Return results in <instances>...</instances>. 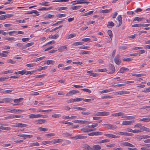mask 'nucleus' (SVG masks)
<instances>
[{"label": "nucleus", "instance_id": "f257e3e1", "mask_svg": "<svg viewBox=\"0 0 150 150\" xmlns=\"http://www.w3.org/2000/svg\"><path fill=\"white\" fill-rule=\"evenodd\" d=\"M103 125L105 126V127L108 129H111L113 130L117 128L116 125L110 124H104Z\"/></svg>", "mask_w": 150, "mask_h": 150}, {"label": "nucleus", "instance_id": "f03ea898", "mask_svg": "<svg viewBox=\"0 0 150 150\" xmlns=\"http://www.w3.org/2000/svg\"><path fill=\"white\" fill-rule=\"evenodd\" d=\"M114 61L115 64L117 65H120L121 62V60L120 58L119 54L116 55L114 58Z\"/></svg>", "mask_w": 150, "mask_h": 150}, {"label": "nucleus", "instance_id": "7ed1b4c3", "mask_svg": "<svg viewBox=\"0 0 150 150\" xmlns=\"http://www.w3.org/2000/svg\"><path fill=\"white\" fill-rule=\"evenodd\" d=\"M6 110L7 112H11V113L19 112H20L24 111V110H23L16 109L13 108L8 109Z\"/></svg>", "mask_w": 150, "mask_h": 150}, {"label": "nucleus", "instance_id": "20e7f679", "mask_svg": "<svg viewBox=\"0 0 150 150\" xmlns=\"http://www.w3.org/2000/svg\"><path fill=\"white\" fill-rule=\"evenodd\" d=\"M109 71L108 72V73L109 74H112L115 71V67L112 64H110L109 65Z\"/></svg>", "mask_w": 150, "mask_h": 150}, {"label": "nucleus", "instance_id": "39448f33", "mask_svg": "<svg viewBox=\"0 0 150 150\" xmlns=\"http://www.w3.org/2000/svg\"><path fill=\"white\" fill-rule=\"evenodd\" d=\"M13 101V99L11 98H6L3 99L2 100H1L0 103H11Z\"/></svg>", "mask_w": 150, "mask_h": 150}, {"label": "nucleus", "instance_id": "423d86ee", "mask_svg": "<svg viewBox=\"0 0 150 150\" xmlns=\"http://www.w3.org/2000/svg\"><path fill=\"white\" fill-rule=\"evenodd\" d=\"M79 92L78 91L73 90L70 91L69 92L66 94V96H69L72 95L73 94H75L77 93H79Z\"/></svg>", "mask_w": 150, "mask_h": 150}, {"label": "nucleus", "instance_id": "0eeeda50", "mask_svg": "<svg viewBox=\"0 0 150 150\" xmlns=\"http://www.w3.org/2000/svg\"><path fill=\"white\" fill-rule=\"evenodd\" d=\"M46 122V121L44 119H39L36 120L35 122L37 124H41Z\"/></svg>", "mask_w": 150, "mask_h": 150}, {"label": "nucleus", "instance_id": "6e6552de", "mask_svg": "<svg viewBox=\"0 0 150 150\" xmlns=\"http://www.w3.org/2000/svg\"><path fill=\"white\" fill-rule=\"evenodd\" d=\"M95 129H90V128H82L81 129V131L83 132H91L95 130Z\"/></svg>", "mask_w": 150, "mask_h": 150}, {"label": "nucleus", "instance_id": "1a4fd4ad", "mask_svg": "<svg viewBox=\"0 0 150 150\" xmlns=\"http://www.w3.org/2000/svg\"><path fill=\"white\" fill-rule=\"evenodd\" d=\"M135 121L134 120H131L129 121H123L122 123V125H131L133 122H134Z\"/></svg>", "mask_w": 150, "mask_h": 150}, {"label": "nucleus", "instance_id": "9d476101", "mask_svg": "<svg viewBox=\"0 0 150 150\" xmlns=\"http://www.w3.org/2000/svg\"><path fill=\"white\" fill-rule=\"evenodd\" d=\"M77 1V2L76 3V4H89L90 2L89 1H86L84 0H78L75 1H72L71 3H73Z\"/></svg>", "mask_w": 150, "mask_h": 150}, {"label": "nucleus", "instance_id": "9b49d317", "mask_svg": "<svg viewBox=\"0 0 150 150\" xmlns=\"http://www.w3.org/2000/svg\"><path fill=\"white\" fill-rule=\"evenodd\" d=\"M121 144L122 145L126 146H129L131 147H134V146L133 144L130 143H129L126 142H124L121 143Z\"/></svg>", "mask_w": 150, "mask_h": 150}, {"label": "nucleus", "instance_id": "f8f14e48", "mask_svg": "<svg viewBox=\"0 0 150 150\" xmlns=\"http://www.w3.org/2000/svg\"><path fill=\"white\" fill-rule=\"evenodd\" d=\"M64 141L62 139H56L52 140V143L53 144H56L58 143H61L63 142Z\"/></svg>", "mask_w": 150, "mask_h": 150}, {"label": "nucleus", "instance_id": "ddd939ff", "mask_svg": "<svg viewBox=\"0 0 150 150\" xmlns=\"http://www.w3.org/2000/svg\"><path fill=\"white\" fill-rule=\"evenodd\" d=\"M123 115H124V113L120 112L118 113H112L111 114V116L113 117H119L123 116Z\"/></svg>", "mask_w": 150, "mask_h": 150}, {"label": "nucleus", "instance_id": "4468645a", "mask_svg": "<svg viewBox=\"0 0 150 150\" xmlns=\"http://www.w3.org/2000/svg\"><path fill=\"white\" fill-rule=\"evenodd\" d=\"M87 73L89 74V75L93 77H96L98 76V74L97 73H94L92 71H87Z\"/></svg>", "mask_w": 150, "mask_h": 150}, {"label": "nucleus", "instance_id": "2eb2a0df", "mask_svg": "<svg viewBox=\"0 0 150 150\" xmlns=\"http://www.w3.org/2000/svg\"><path fill=\"white\" fill-rule=\"evenodd\" d=\"M129 71V69L127 68L122 67L118 73H123L124 72Z\"/></svg>", "mask_w": 150, "mask_h": 150}, {"label": "nucleus", "instance_id": "dca6fc26", "mask_svg": "<svg viewBox=\"0 0 150 150\" xmlns=\"http://www.w3.org/2000/svg\"><path fill=\"white\" fill-rule=\"evenodd\" d=\"M67 45H65V46H61L59 47L58 50L59 52H62L63 50L64 49L65 50H67L68 48L67 47Z\"/></svg>", "mask_w": 150, "mask_h": 150}, {"label": "nucleus", "instance_id": "f3484780", "mask_svg": "<svg viewBox=\"0 0 150 150\" xmlns=\"http://www.w3.org/2000/svg\"><path fill=\"white\" fill-rule=\"evenodd\" d=\"M87 137L85 136L82 135H76L73 138H75L76 139H84L87 138Z\"/></svg>", "mask_w": 150, "mask_h": 150}, {"label": "nucleus", "instance_id": "a211bd4d", "mask_svg": "<svg viewBox=\"0 0 150 150\" xmlns=\"http://www.w3.org/2000/svg\"><path fill=\"white\" fill-rule=\"evenodd\" d=\"M83 150H93V149L88 145L85 144L83 146Z\"/></svg>", "mask_w": 150, "mask_h": 150}, {"label": "nucleus", "instance_id": "6ab92c4d", "mask_svg": "<svg viewBox=\"0 0 150 150\" xmlns=\"http://www.w3.org/2000/svg\"><path fill=\"white\" fill-rule=\"evenodd\" d=\"M52 109H49L48 110H44L43 109H39L37 111L40 112H51L52 111Z\"/></svg>", "mask_w": 150, "mask_h": 150}, {"label": "nucleus", "instance_id": "aec40b11", "mask_svg": "<svg viewBox=\"0 0 150 150\" xmlns=\"http://www.w3.org/2000/svg\"><path fill=\"white\" fill-rule=\"evenodd\" d=\"M26 71L24 69V70H23L21 71H18L14 73V74H21L22 75H23V74H26Z\"/></svg>", "mask_w": 150, "mask_h": 150}, {"label": "nucleus", "instance_id": "412c9836", "mask_svg": "<svg viewBox=\"0 0 150 150\" xmlns=\"http://www.w3.org/2000/svg\"><path fill=\"white\" fill-rule=\"evenodd\" d=\"M39 143L38 142L35 143H30L29 144V146L31 147L34 146H39Z\"/></svg>", "mask_w": 150, "mask_h": 150}, {"label": "nucleus", "instance_id": "4be33fe9", "mask_svg": "<svg viewBox=\"0 0 150 150\" xmlns=\"http://www.w3.org/2000/svg\"><path fill=\"white\" fill-rule=\"evenodd\" d=\"M34 44V43L33 42H31L27 43L23 47V48L22 49H23L26 48L27 47H28L33 45Z\"/></svg>", "mask_w": 150, "mask_h": 150}, {"label": "nucleus", "instance_id": "5701e85b", "mask_svg": "<svg viewBox=\"0 0 150 150\" xmlns=\"http://www.w3.org/2000/svg\"><path fill=\"white\" fill-rule=\"evenodd\" d=\"M76 36V34L75 33L71 34L68 35V36H67L66 38V39H69L72 38Z\"/></svg>", "mask_w": 150, "mask_h": 150}, {"label": "nucleus", "instance_id": "b1692460", "mask_svg": "<svg viewBox=\"0 0 150 150\" xmlns=\"http://www.w3.org/2000/svg\"><path fill=\"white\" fill-rule=\"evenodd\" d=\"M74 122L77 123H81V124H85L86 122H88V121H86V120H75L74 121Z\"/></svg>", "mask_w": 150, "mask_h": 150}, {"label": "nucleus", "instance_id": "393cba45", "mask_svg": "<svg viewBox=\"0 0 150 150\" xmlns=\"http://www.w3.org/2000/svg\"><path fill=\"white\" fill-rule=\"evenodd\" d=\"M122 18L121 15H119L117 18V20L119 21V25L118 26H120L122 24Z\"/></svg>", "mask_w": 150, "mask_h": 150}, {"label": "nucleus", "instance_id": "a878e982", "mask_svg": "<svg viewBox=\"0 0 150 150\" xmlns=\"http://www.w3.org/2000/svg\"><path fill=\"white\" fill-rule=\"evenodd\" d=\"M144 17L139 18L138 17H136L134 18L133 21H140L144 19Z\"/></svg>", "mask_w": 150, "mask_h": 150}, {"label": "nucleus", "instance_id": "bb28decb", "mask_svg": "<svg viewBox=\"0 0 150 150\" xmlns=\"http://www.w3.org/2000/svg\"><path fill=\"white\" fill-rule=\"evenodd\" d=\"M94 150H100L101 149V147L99 145H96L93 146Z\"/></svg>", "mask_w": 150, "mask_h": 150}, {"label": "nucleus", "instance_id": "cd10ccee", "mask_svg": "<svg viewBox=\"0 0 150 150\" xmlns=\"http://www.w3.org/2000/svg\"><path fill=\"white\" fill-rule=\"evenodd\" d=\"M11 129L9 127H5L2 126L0 127V129L5 130L7 131H10Z\"/></svg>", "mask_w": 150, "mask_h": 150}, {"label": "nucleus", "instance_id": "c85d7f7f", "mask_svg": "<svg viewBox=\"0 0 150 150\" xmlns=\"http://www.w3.org/2000/svg\"><path fill=\"white\" fill-rule=\"evenodd\" d=\"M107 33L108 35L110 36L111 39V40H112L113 37V34L112 31L110 30H108L107 31Z\"/></svg>", "mask_w": 150, "mask_h": 150}, {"label": "nucleus", "instance_id": "c756f323", "mask_svg": "<svg viewBox=\"0 0 150 150\" xmlns=\"http://www.w3.org/2000/svg\"><path fill=\"white\" fill-rule=\"evenodd\" d=\"M140 121H143L146 122H148L150 121V118H143L139 120Z\"/></svg>", "mask_w": 150, "mask_h": 150}, {"label": "nucleus", "instance_id": "7c9ffc66", "mask_svg": "<svg viewBox=\"0 0 150 150\" xmlns=\"http://www.w3.org/2000/svg\"><path fill=\"white\" fill-rule=\"evenodd\" d=\"M101 116H106L110 114V112H108L103 111L101 112Z\"/></svg>", "mask_w": 150, "mask_h": 150}, {"label": "nucleus", "instance_id": "2f4dec72", "mask_svg": "<svg viewBox=\"0 0 150 150\" xmlns=\"http://www.w3.org/2000/svg\"><path fill=\"white\" fill-rule=\"evenodd\" d=\"M112 91V90L111 89H110L109 90L106 89L105 90L100 91V93H108L110 91Z\"/></svg>", "mask_w": 150, "mask_h": 150}, {"label": "nucleus", "instance_id": "473e14b6", "mask_svg": "<svg viewBox=\"0 0 150 150\" xmlns=\"http://www.w3.org/2000/svg\"><path fill=\"white\" fill-rule=\"evenodd\" d=\"M62 135L64 137H67L71 136V134H69V133L67 132L63 133L62 134Z\"/></svg>", "mask_w": 150, "mask_h": 150}, {"label": "nucleus", "instance_id": "72a5a7b5", "mask_svg": "<svg viewBox=\"0 0 150 150\" xmlns=\"http://www.w3.org/2000/svg\"><path fill=\"white\" fill-rule=\"evenodd\" d=\"M51 7H50L49 8H46V7H42V8L38 9V10L39 11H43V10H50L51 9Z\"/></svg>", "mask_w": 150, "mask_h": 150}, {"label": "nucleus", "instance_id": "f704fd0d", "mask_svg": "<svg viewBox=\"0 0 150 150\" xmlns=\"http://www.w3.org/2000/svg\"><path fill=\"white\" fill-rule=\"evenodd\" d=\"M83 42H75L73 44V45L74 46H78L82 45H83Z\"/></svg>", "mask_w": 150, "mask_h": 150}, {"label": "nucleus", "instance_id": "c9c22d12", "mask_svg": "<svg viewBox=\"0 0 150 150\" xmlns=\"http://www.w3.org/2000/svg\"><path fill=\"white\" fill-rule=\"evenodd\" d=\"M120 95H123L129 94L130 93V92L127 91H120Z\"/></svg>", "mask_w": 150, "mask_h": 150}, {"label": "nucleus", "instance_id": "e433bc0d", "mask_svg": "<svg viewBox=\"0 0 150 150\" xmlns=\"http://www.w3.org/2000/svg\"><path fill=\"white\" fill-rule=\"evenodd\" d=\"M23 98H21L19 99H16L14 100L13 101L15 103H19L23 100Z\"/></svg>", "mask_w": 150, "mask_h": 150}, {"label": "nucleus", "instance_id": "4c0bfd02", "mask_svg": "<svg viewBox=\"0 0 150 150\" xmlns=\"http://www.w3.org/2000/svg\"><path fill=\"white\" fill-rule=\"evenodd\" d=\"M111 9L108 10V9H105L103 10H102L100 12L101 13H107L110 12V11L111 10Z\"/></svg>", "mask_w": 150, "mask_h": 150}, {"label": "nucleus", "instance_id": "58836bf2", "mask_svg": "<svg viewBox=\"0 0 150 150\" xmlns=\"http://www.w3.org/2000/svg\"><path fill=\"white\" fill-rule=\"evenodd\" d=\"M114 25V23L112 21L109 22H108V24L107 27L110 28V27H112Z\"/></svg>", "mask_w": 150, "mask_h": 150}, {"label": "nucleus", "instance_id": "ea45409f", "mask_svg": "<svg viewBox=\"0 0 150 150\" xmlns=\"http://www.w3.org/2000/svg\"><path fill=\"white\" fill-rule=\"evenodd\" d=\"M23 116L21 115H12V119L17 118H23Z\"/></svg>", "mask_w": 150, "mask_h": 150}, {"label": "nucleus", "instance_id": "a19ab883", "mask_svg": "<svg viewBox=\"0 0 150 150\" xmlns=\"http://www.w3.org/2000/svg\"><path fill=\"white\" fill-rule=\"evenodd\" d=\"M98 125V123H93L91 125H88L87 126V127L89 128H93L97 127Z\"/></svg>", "mask_w": 150, "mask_h": 150}, {"label": "nucleus", "instance_id": "79ce46f5", "mask_svg": "<svg viewBox=\"0 0 150 150\" xmlns=\"http://www.w3.org/2000/svg\"><path fill=\"white\" fill-rule=\"evenodd\" d=\"M54 63L55 61L52 60H48L47 62V64L48 65L54 64Z\"/></svg>", "mask_w": 150, "mask_h": 150}, {"label": "nucleus", "instance_id": "37998d69", "mask_svg": "<svg viewBox=\"0 0 150 150\" xmlns=\"http://www.w3.org/2000/svg\"><path fill=\"white\" fill-rule=\"evenodd\" d=\"M19 124V127H25L28 126V125L27 124L21 123H18Z\"/></svg>", "mask_w": 150, "mask_h": 150}, {"label": "nucleus", "instance_id": "c03bdc74", "mask_svg": "<svg viewBox=\"0 0 150 150\" xmlns=\"http://www.w3.org/2000/svg\"><path fill=\"white\" fill-rule=\"evenodd\" d=\"M59 37V35L58 34L55 35H51L50 38L51 39H56Z\"/></svg>", "mask_w": 150, "mask_h": 150}, {"label": "nucleus", "instance_id": "a18cd8bd", "mask_svg": "<svg viewBox=\"0 0 150 150\" xmlns=\"http://www.w3.org/2000/svg\"><path fill=\"white\" fill-rule=\"evenodd\" d=\"M52 117L55 118H59L61 117V115L59 114H55L52 115Z\"/></svg>", "mask_w": 150, "mask_h": 150}, {"label": "nucleus", "instance_id": "49530a36", "mask_svg": "<svg viewBox=\"0 0 150 150\" xmlns=\"http://www.w3.org/2000/svg\"><path fill=\"white\" fill-rule=\"evenodd\" d=\"M13 91L12 90H7L3 91H1V93H3L4 94H6L9 93Z\"/></svg>", "mask_w": 150, "mask_h": 150}, {"label": "nucleus", "instance_id": "de8ad7c7", "mask_svg": "<svg viewBox=\"0 0 150 150\" xmlns=\"http://www.w3.org/2000/svg\"><path fill=\"white\" fill-rule=\"evenodd\" d=\"M54 16V15H52L51 14H48L46 15V16L45 17V18H53Z\"/></svg>", "mask_w": 150, "mask_h": 150}, {"label": "nucleus", "instance_id": "09e8293b", "mask_svg": "<svg viewBox=\"0 0 150 150\" xmlns=\"http://www.w3.org/2000/svg\"><path fill=\"white\" fill-rule=\"evenodd\" d=\"M9 78V77H2L0 78V81H3Z\"/></svg>", "mask_w": 150, "mask_h": 150}, {"label": "nucleus", "instance_id": "8fccbe9b", "mask_svg": "<svg viewBox=\"0 0 150 150\" xmlns=\"http://www.w3.org/2000/svg\"><path fill=\"white\" fill-rule=\"evenodd\" d=\"M45 56H43L41 57H40L38 58H37L36 59L34 60V61L35 62H36L38 61H39V60H42L44 58H45Z\"/></svg>", "mask_w": 150, "mask_h": 150}, {"label": "nucleus", "instance_id": "3c124183", "mask_svg": "<svg viewBox=\"0 0 150 150\" xmlns=\"http://www.w3.org/2000/svg\"><path fill=\"white\" fill-rule=\"evenodd\" d=\"M133 60V59L129 58H124L123 59V61L129 62L132 61Z\"/></svg>", "mask_w": 150, "mask_h": 150}, {"label": "nucleus", "instance_id": "603ef678", "mask_svg": "<svg viewBox=\"0 0 150 150\" xmlns=\"http://www.w3.org/2000/svg\"><path fill=\"white\" fill-rule=\"evenodd\" d=\"M110 142V140L108 139H103L102 140H100L99 143H106V142Z\"/></svg>", "mask_w": 150, "mask_h": 150}, {"label": "nucleus", "instance_id": "864d4df0", "mask_svg": "<svg viewBox=\"0 0 150 150\" xmlns=\"http://www.w3.org/2000/svg\"><path fill=\"white\" fill-rule=\"evenodd\" d=\"M56 43V42L54 40H52V41H50L48 42H47V43L46 44V45H44L43 46H45L46 45H48L50 44H55V43Z\"/></svg>", "mask_w": 150, "mask_h": 150}, {"label": "nucleus", "instance_id": "5fc2aeb1", "mask_svg": "<svg viewBox=\"0 0 150 150\" xmlns=\"http://www.w3.org/2000/svg\"><path fill=\"white\" fill-rule=\"evenodd\" d=\"M39 129L40 131L43 132H45L47 131L48 130V129L47 128L42 127H40L39 128Z\"/></svg>", "mask_w": 150, "mask_h": 150}, {"label": "nucleus", "instance_id": "6e6d98bb", "mask_svg": "<svg viewBox=\"0 0 150 150\" xmlns=\"http://www.w3.org/2000/svg\"><path fill=\"white\" fill-rule=\"evenodd\" d=\"M110 138H114L116 139L118 138L119 137L118 136H117L113 134H110Z\"/></svg>", "mask_w": 150, "mask_h": 150}, {"label": "nucleus", "instance_id": "4d7b16f0", "mask_svg": "<svg viewBox=\"0 0 150 150\" xmlns=\"http://www.w3.org/2000/svg\"><path fill=\"white\" fill-rule=\"evenodd\" d=\"M15 38L14 37H7L5 38L4 40L8 41L13 40L15 39Z\"/></svg>", "mask_w": 150, "mask_h": 150}, {"label": "nucleus", "instance_id": "13d9d810", "mask_svg": "<svg viewBox=\"0 0 150 150\" xmlns=\"http://www.w3.org/2000/svg\"><path fill=\"white\" fill-rule=\"evenodd\" d=\"M67 7H61L58 8V10L59 11H61L62 10H67Z\"/></svg>", "mask_w": 150, "mask_h": 150}, {"label": "nucleus", "instance_id": "bf43d9fd", "mask_svg": "<svg viewBox=\"0 0 150 150\" xmlns=\"http://www.w3.org/2000/svg\"><path fill=\"white\" fill-rule=\"evenodd\" d=\"M142 128L143 130L146 132H150V129H149V128L146 127L144 126H143Z\"/></svg>", "mask_w": 150, "mask_h": 150}, {"label": "nucleus", "instance_id": "052dcab7", "mask_svg": "<svg viewBox=\"0 0 150 150\" xmlns=\"http://www.w3.org/2000/svg\"><path fill=\"white\" fill-rule=\"evenodd\" d=\"M78 6H73L71 7V9L73 10H76L79 9V7Z\"/></svg>", "mask_w": 150, "mask_h": 150}, {"label": "nucleus", "instance_id": "680f3d73", "mask_svg": "<svg viewBox=\"0 0 150 150\" xmlns=\"http://www.w3.org/2000/svg\"><path fill=\"white\" fill-rule=\"evenodd\" d=\"M49 3V2H45L44 3H40L39 4L41 5L42 6H49V4H47Z\"/></svg>", "mask_w": 150, "mask_h": 150}, {"label": "nucleus", "instance_id": "e2e57ef3", "mask_svg": "<svg viewBox=\"0 0 150 150\" xmlns=\"http://www.w3.org/2000/svg\"><path fill=\"white\" fill-rule=\"evenodd\" d=\"M13 73V71L11 70H8L2 72V74H6L7 73Z\"/></svg>", "mask_w": 150, "mask_h": 150}, {"label": "nucleus", "instance_id": "0e129e2a", "mask_svg": "<svg viewBox=\"0 0 150 150\" xmlns=\"http://www.w3.org/2000/svg\"><path fill=\"white\" fill-rule=\"evenodd\" d=\"M107 71V69L105 68L103 69H99L98 70V72H106Z\"/></svg>", "mask_w": 150, "mask_h": 150}, {"label": "nucleus", "instance_id": "69168bd1", "mask_svg": "<svg viewBox=\"0 0 150 150\" xmlns=\"http://www.w3.org/2000/svg\"><path fill=\"white\" fill-rule=\"evenodd\" d=\"M112 98L113 97L111 96H105L101 97V98L102 99L111 98Z\"/></svg>", "mask_w": 150, "mask_h": 150}, {"label": "nucleus", "instance_id": "338daca9", "mask_svg": "<svg viewBox=\"0 0 150 150\" xmlns=\"http://www.w3.org/2000/svg\"><path fill=\"white\" fill-rule=\"evenodd\" d=\"M143 92L144 93H148L150 92V87L147 88L145 89L143 91Z\"/></svg>", "mask_w": 150, "mask_h": 150}, {"label": "nucleus", "instance_id": "774afa93", "mask_svg": "<svg viewBox=\"0 0 150 150\" xmlns=\"http://www.w3.org/2000/svg\"><path fill=\"white\" fill-rule=\"evenodd\" d=\"M66 14H59L57 15V17L58 18H62L66 16Z\"/></svg>", "mask_w": 150, "mask_h": 150}]
</instances>
